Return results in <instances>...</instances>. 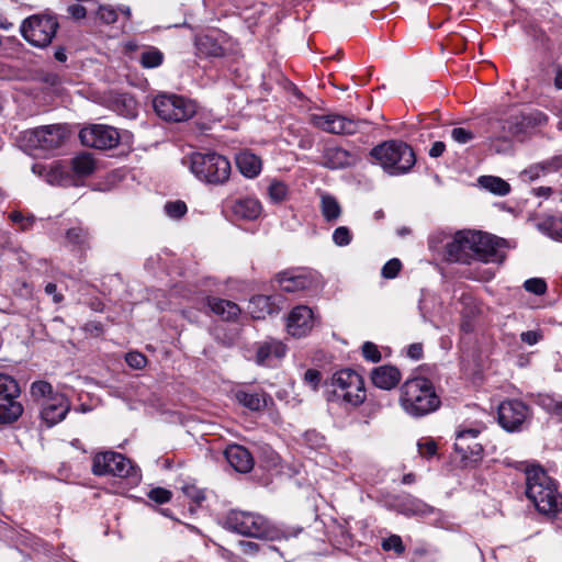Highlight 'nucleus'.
I'll list each match as a JSON object with an SVG mask.
<instances>
[{
    "label": "nucleus",
    "mask_w": 562,
    "mask_h": 562,
    "mask_svg": "<svg viewBox=\"0 0 562 562\" xmlns=\"http://www.w3.org/2000/svg\"><path fill=\"white\" fill-rule=\"evenodd\" d=\"M526 496L541 515L554 518L562 513L558 483L539 465L526 469Z\"/></svg>",
    "instance_id": "nucleus-1"
},
{
    "label": "nucleus",
    "mask_w": 562,
    "mask_h": 562,
    "mask_svg": "<svg viewBox=\"0 0 562 562\" xmlns=\"http://www.w3.org/2000/svg\"><path fill=\"white\" fill-rule=\"evenodd\" d=\"M400 405L406 414L419 418L436 412L441 400L431 380L414 376L400 387Z\"/></svg>",
    "instance_id": "nucleus-2"
},
{
    "label": "nucleus",
    "mask_w": 562,
    "mask_h": 562,
    "mask_svg": "<svg viewBox=\"0 0 562 562\" xmlns=\"http://www.w3.org/2000/svg\"><path fill=\"white\" fill-rule=\"evenodd\" d=\"M370 156L392 176L406 173L416 162L413 148L405 142L396 139L385 140L374 146L370 150Z\"/></svg>",
    "instance_id": "nucleus-3"
},
{
    "label": "nucleus",
    "mask_w": 562,
    "mask_h": 562,
    "mask_svg": "<svg viewBox=\"0 0 562 562\" xmlns=\"http://www.w3.org/2000/svg\"><path fill=\"white\" fill-rule=\"evenodd\" d=\"M190 170L199 180L217 186L229 179L231 162L217 153H193L190 156Z\"/></svg>",
    "instance_id": "nucleus-4"
},
{
    "label": "nucleus",
    "mask_w": 562,
    "mask_h": 562,
    "mask_svg": "<svg viewBox=\"0 0 562 562\" xmlns=\"http://www.w3.org/2000/svg\"><path fill=\"white\" fill-rule=\"evenodd\" d=\"M333 396L352 407L362 404L367 397L362 376L351 369L336 372L331 379Z\"/></svg>",
    "instance_id": "nucleus-5"
},
{
    "label": "nucleus",
    "mask_w": 562,
    "mask_h": 562,
    "mask_svg": "<svg viewBox=\"0 0 562 562\" xmlns=\"http://www.w3.org/2000/svg\"><path fill=\"white\" fill-rule=\"evenodd\" d=\"M59 27L58 20L52 14H33L23 20L20 32L22 37L32 46L47 47Z\"/></svg>",
    "instance_id": "nucleus-6"
},
{
    "label": "nucleus",
    "mask_w": 562,
    "mask_h": 562,
    "mask_svg": "<svg viewBox=\"0 0 562 562\" xmlns=\"http://www.w3.org/2000/svg\"><path fill=\"white\" fill-rule=\"evenodd\" d=\"M69 137L66 125L52 124L27 130L23 133L26 145L33 149L52 151L61 147Z\"/></svg>",
    "instance_id": "nucleus-7"
},
{
    "label": "nucleus",
    "mask_w": 562,
    "mask_h": 562,
    "mask_svg": "<svg viewBox=\"0 0 562 562\" xmlns=\"http://www.w3.org/2000/svg\"><path fill=\"white\" fill-rule=\"evenodd\" d=\"M154 109L167 122H182L195 113V104L182 95L160 94L154 99Z\"/></svg>",
    "instance_id": "nucleus-8"
},
{
    "label": "nucleus",
    "mask_w": 562,
    "mask_h": 562,
    "mask_svg": "<svg viewBox=\"0 0 562 562\" xmlns=\"http://www.w3.org/2000/svg\"><path fill=\"white\" fill-rule=\"evenodd\" d=\"M506 240L483 232H472V260L485 263H502L506 257L504 248Z\"/></svg>",
    "instance_id": "nucleus-9"
},
{
    "label": "nucleus",
    "mask_w": 562,
    "mask_h": 562,
    "mask_svg": "<svg viewBox=\"0 0 562 562\" xmlns=\"http://www.w3.org/2000/svg\"><path fill=\"white\" fill-rule=\"evenodd\" d=\"M483 426L465 428L460 426L457 430L454 450L465 465L477 464L483 458V446L477 441Z\"/></svg>",
    "instance_id": "nucleus-10"
},
{
    "label": "nucleus",
    "mask_w": 562,
    "mask_h": 562,
    "mask_svg": "<svg viewBox=\"0 0 562 562\" xmlns=\"http://www.w3.org/2000/svg\"><path fill=\"white\" fill-rule=\"evenodd\" d=\"M20 387L16 381L7 374H0V424L16 420L23 413L22 405L16 401Z\"/></svg>",
    "instance_id": "nucleus-11"
},
{
    "label": "nucleus",
    "mask_w": 562,
    "mask_h": 562,
    "mask_svg": "<svg viewBox=\"0 0 562 562\" xmlns=\"http://www.w3.org/2000/svg\"><path fill=\"white\" fill-rule=\"evenodd\" d=\"M91 471L98 476L127 477L133 471V464L130 459L119 452L104 451L93 456Z\"/></svg>",
    "instance_id": "nucleus-12"
},
{
    "label": "nucleus",
    "mask_w": 562,
    "mask_h": 562,
    "mask_svg": "<svg viewBox=\"0 0 562 562\" xmlns=\"http://www.w3.org/2000/svg\"><path fill=\"white\" fill-rule=\"evenodd\" d=\"M79 138L83 146L101 150L112 149L120 143L117 130L104 124H90L82 127Z\"/></svg>",
    "instance_id": "nucleus-13"
},
{
    "label": "nucleus",
    "mask_w": 562,
    "mask_h": 562,
    "mask_svg": "<svg viewBox=\"0 0 562 562\" xmlns=\"http://www.w3.org/2000/svg\"><path fill=\"white\" fill-rule=\"evenodd\" d=\"M310 122L315 127L337 135H353L361 125L367 124L366 121L355 120L339 114H312Z\"/></svg>",
    "instance_id": "nucleus-14"
},
{
    "label": "nucleus",
    "mask_w": 562,
    "mask_h": 562,
    "mask_svg": "<svg viewBox=\"0 0 562 562\" xmlns=\"http://www.w3.org/2000/svg\"><path fill=\"white\" fill-rule=\"evenodd\" d=\"M528 416L529 407L519 400H507L498 406V423L507 431L519 430Z\"/></svg>",
    "instance_id": "nucleus-15"
},
{
    "label": "nucleus",
    "mask_w": 562,
    "mask_h": 562,
    "mask_svg": "<svg viewBox=\"0 0 562 562\" xmlns=\"http://www.w3.org/2000/svg\"><path fill=\"white\" fill-rule=\"evenodd\" d=\"M361 157L357 150H348L337 144H327L322 154L321 165L330 170L355 167Z\"/></svg>",
    "instance_id": "nucleus-16"
},
{
    "label": "nucleus",
    "mask_w": 562,
    "mask_h": 562,
    "mask_svg": "<svg viewBox=\"0 0 562 562\" xmlns=\"http://www.w3.org/2000/svg\"><path fill=\"white\" fill-rule=\"evenodd\" d=\"M491 138L510 142L521 138V128L519 126L517 113L515 109L508 110L504 116L490 120Z\"/></svg>",
    "instance_id": "nucleus-17"
},
{
    "label": "nucleus",
    "mask_w": 562,
    "mask_h": 562,
    "mask_svg": "<svg viewBox=\"0 0 562 562\" xmlns=\"http://www.w3.org/2000/svg\"><path fill=\"white\" fill-rule=\"evenodd\" d=\"M274 281L283 292L299 293L314 286V278L305 269H289L279 272Z\"/></svg>",
    "instance_id": "nucleus-18"
},
{
    "label": "nucleus",
    "mask_w": 562,
    "mask_h": 562,
    "mask_svg": "<svg viewBox=\"0 0 562 562\" xmlns=\"http://www.w3.org/2000/svg\"><path fill=\"white\" fill-rule=\"evenodd\" d=\"M40 405V416L48 427H52L64 420L70 411V402L61 393H56V395L50 396Z\"/></svg>",
    "instance_id": "nucleus-19"
},
{
    "label": "nucleus",
    "mask_w": 562,
    "mask_h": 562,
    "mask_svg": "<svg viewBox=\"0 0 562 562\" xmlns=\"http://www.w3.org/2000/svg\"><path fill=\"white\" fill-rule=\"evenodd\" d=\"M472 232H458L446 245V258L451 262L470 263L473 258Z\"/></svg>",
    "instance_id": "nucleus-20"
},
{
    "label": "nucleus",
    "mask_w": 562,
    "mask_h": 562,
    "mask_svg": "<svg viewBox=\"0 0 562 562\" xmlns=\"http://www.w3.org/2000/svg\"><path fill=\"white\" fill-rule=\"evenodd\" d=\"M314 326L313 311L306 305L295 306L286 318L288 333L293 337L306 336Z\"/></svg>",
    "instance_id": "nucleus-21"
},
{
    "label": "nucleus",
    "mask_w": 562,
    "mask_h": 562,
    "mask_svg": "<svg viewBox=\"0 0 562 562\" xmlns=\"http://www.w3.org/2000/svg\"><path fill=\"white\" fill-rule=\"evenodd\" d=\"M200 310L212 313L222 321L234 322L241 313L240 307L233 301L215 296H206L201 301Z\"/></svg>",
    "instance_id": "nucleus-22"
},
{
    "label": "nucleus",
    "mask_w": 562,
    "mask_h": 562,
    "mask_svg": "<svg viewBox=\"0 0 562 562\" xmlns=\"http://www.w3.org/2000/svg\"><path fill=\"white\" fill-rule=\"evenodd\" d=\"M280 297L278 295H255L250 299L248 311L255 319H265L280 311Z\"/></svg>",
    "instance_id": "nucleus-23"
},
{
    "label": "nucleus",
    "mask_w": 562,
    "mask_h": 562,
    "mask_svg": "<svg viewBox=\"0 0 562 562\" xmlns=\"http://www.w3.org/2000/svg\"><path fill=\"white\" fill-rule=\"evenodd\" d=\"M272 524L267 517L252 513L233 509L226 516V527H268Z\"/></svg>",
    "instance_id": "nucleus-24"
},
{
    "label": "nucleus",
    "mask_w": 562,
    "mask_h": 562,
    "mask_svg": "<svg viewBox=\"0 0 562 562\" xmlns=\"http://www.w3.org/2000/svg\"><path fill=\"white\" fill-rule=\"evenodd\" d=\"M224 454L232 468L239 473H248L254 468L252 454L243 446L231 445L226 448Z\"/></svg>",
    "instance_id": "nucleus-25"
},
{
    "label": "nucleus",
    "mask_w": 562,
    "mask_h": 562,
    "mask_svg": "<svg viewBox=\"0 0 562 562\" xmlns=\"http://www.w3.org/2000/svg\"><path fill=\"white\" fill-rule=\"evenodd\" d=\"M401 379V371L396 367L390 364L376 367L371 372L372 383L382 390L394 389L400 383Z\"/></svg>",
    "instance_id": "nucleus-26"
},
{
    "label": "nucleus",
    "mask_w": 562,
    "mask_h": 562,
    "mask_svg": "<svg viewBox=\"0 0 562 562\" xmlns=\"http://www.w3.org/2000/svg\"><path fill=\"white\" fill-rule=\"evenodd\" d=\"M519 126L521 128V138L527 137L532 130L544 126L548 123V115L540 110L522 112L516 110Z\"/></svg>",
    "instance_id": "nucleus-27"
},
{
    "label": "nucleus",
    "mask_w": 562,
    "mask_h": 562,
    "mask_svg": "<svg viewBox=\"0 0 562 562\" xmlns=\"http://www.w3.org/2000/svg\"><path fill=\"white\" fill-rule=\"evenodd\" d=\"M235 398L240 405L254 412L265 409L268 401H271V396L263 391L250 392L247 390L236 391Z\"/></svg>",
    "instance_id": "nucleus-28"
},
{
    "label": "nucleus",
    "mask_w": 562,
    "mask_h": 562,
    "mask_svg": "<svg viewBox=\"0 0 562 562\" xmlns=\"http://www.w3.org/2000/svg\"><path fill=\"white\" fill-rule=\"evenodd\" d=\"M286 351L285 345L278 340H269L260 344L256 351V361L259 364H267L272 358L280 359Z\"/></svg>",
    "instance_id": "nucleus-29"
},
{
    "label": "nucleus",
    "mask_w": 562,
    "mask_h": 562,
    "mask_svg": "<svg viewBox=\"0 0 562 562\" xmlns=\"http://www.w3.org/2000/svg\"><path fill=\"white\" fill-rule=\"evenodd\" d=\"M232 211L239 218L255 220L261 212V204L257 199L243 198L233 203Z\"/></svg>",
    "instance_id": "nucleus-30"
},
{
    "label": "nucleus",
    "mask_w": 562,
    "mask_h": 562,
    "mask_svg": "<svg viewBox=\"0 0 562 562\" xmlns=\"http://www.w3.org/2000/svg\"><path fill=\"white\" fill-rule=\"evenodd\" d=\"M236 166L247 178H255L261 170V160L250 151H241L236 155Z\"/></svg>",
    "instance_id": "nucleus-31"
},
{
    "label": "nucleus",
    "mask_w": 562,
    "mask_h": 562,
    "mask_svg": "<svg viewBox=\"0 0 562 562\" xmlns=\"http://www.w3.org/2000/svg\"><path fill=\"white\" fill-rule=\"evenodd\" d=\"M65 238L69 245L74 246L79 251H87L91 247V234L87 227L81 225L68 228Z\"/></svg>",
    "instance_id": "nucleus-32"
},
{
    "label": "nucleus",
    "mask_w": 562,
    "mask_h": 562,
    "mask_svg": "<svg viewBox=\"0 0 562 562\" xmlns=\"http://www.w3.org/2000/svg\"><path fill=\"white\" fill-rule=\"evenodd\" d=\"M95 168V159L89 153H80L71 159V169L79 178L91 176Z\"/></svg>",
    "instance_id": "nucleus-33"
},
{
    "label": "nucleus",
    "mask_w": 562,
    "mask_h": 562,
    "mask_svg": "<svg viewBox=\"0 0 562 562\" xmlns=\"http://www.w3.org/2000/svg\"><path fill=\"white\" fill-rule=\"evenodd\" d=\"M195 46L199 54L204 57H222L225 54L217 40L209 34L199 36L195 41Z\"/></svg>",
    "instance_id": "nucleus-34"
},
{
    "label": "nucleus",
    "mask_w": 562,
    "mask_h": 562,
    "mask_svg": "<svg viewBox=\"0 0 562 562\" xmlns=\"http://www.w3.org/2000/svg\"><path fill=\"white\" fill-rule=\"evenodd\" d=\"M321 212L327 223H335L341 215V206L337 199L330 194H322Z\"/></svg>",
    "instance_id": "nucleus-35"
},
{
    "label": "nucleus",
    "mask_w": 562,
    "mask_h": 562,
    "mask_svg": "<svg viewBox=\"0 0 562 562\" xmlns=\"http://www.w3.org/2000/svg\"><path fill=\"white\" fill-rule=\"evenodd\" d=\"M479 183L484 189L501 196L508 194L510 191L509 183L503 180L502 178L495 176H482L479 179Z\"/></svg>",
    "instance_id": "nucleus-36"
},
{
    "label": "nucleus",
    "mask_w": 562,
    "mask_h": 562,
    "mask_svg": "<svg viewBox=\"0 0 562 562\" xmlns=\"http://www.w3.org/2000/svg\"><path fill=\"white\" fill-rule=\"evenodd\" d=\"M164 59V53L155 46L145 47L138 58L142 67L147 69L159 67Z\"/></svg>",
    "instance_id": "nucleus-37"
},
{
    "label": "nucleus",
    "mask_w": 562,
    "mask_h": 562,
    "mask_svg": "<svg viewBox=\"0 0 562 562\" xmlns=\"http://www.w3.org/2000/svg\"><path fill=\"white\" fill-rule=\"evenodd\" d=\"M56 393L57 392H54L52 384L43 380L33 382L30 387L32 400L38 404H42L45 400L56 395Z\"/></svg>",
    "instance_id": "nucleus-38"
},
{
    "label": "nucleus",
    "mask_w": 562,
    "mask_h": 562,
    "mask_svg": "<svg viewBox=\"0 0 562 562\" xmlns=\"http://www.w3.org/2000/svg\"><path fill=\"white\" fill-rule=\"evenodd\" d=\"M182 493L191 501L190 510L201 507L206 499L205 491L193 483H186L181 487Z\"/></svg>",
    "instance_id": "nucleus-39"
},
{
    "label": "nucleus",
    "mask_w": 562,
    "mask_h": 562,
    "mask_svg": "<svg viewBox=\"0 0 562 562\" xmlns=\"http://www.w3.org/2000/svg\"><path fill=\"white\" fill-rule=\"evenodd\" d=\"M268 194L271 201L276 203L282 202L288 195V187L281 181H273L268 188Z\"/></svg>",
    "instance_id": "nucleus-40"
},
{
    "label": "nucleus",
    "mask_w": 562,
    "mask_h": 562,
    "mask_svg": "<svg viewBox=\"0 0 562 562\" xmlns=\"http://www.w3.org/2000/svg\"><path fill=\"white\" fill-rule=\"evenodd\" d=\"M419 454L425 459L437 456L438 446L432 438H423L417 443Z\"/></svg>",
    "instance_id": "nucleus-41"
},
{
    "label": "nucleus",
    "mask_w": 562,
    "mask_h": 562,
    "mask_svg": "<svg viewBox=\"0 0 562 562\" xmlns=\"http://www.w3.org/2000/svg\"><path fill=\"white\" fill-rule=\"evenodd\" d=\"M352 240V233L347 226H339L333 233V241L339 246H348Z\"/></svg>",
    "instance_id": "nucleus-42"
},
{
    "label": "nucleus",
    "mask_w": 562,
    "mask_h": 562,
    "mask_svg": "<svg viewBox=\"0 0 562 562\" xmlns=\"http://www.w3.org/2000/svg\"><path fill=\"white\" fill-rule=\"evenodd\" d=\"M362 356L366 360L376 363L382 359L381 351L378 346L371 341H366L361 347Z\"/></svg>",
    "instance_id": "nucleus-43"
},
{
    "label": "nucleus",
    "mask_w": 562,
    "mask_h": 562,
    "mask_svg": "<svg viewBox=\"0 0 562 562\" xmlns=\"http://www.w3.org/2000/svg\"><path fill=\"white\" fill-rule=\"evenodd\" d=\"M187 205L183 201L177 200L172 202H167L165 205V211L168 216L172 218H180L187 213Z\"/></svg>",
    "instance_id": "nucleus-44"
},
{
    "label": "nucleus",
    "mask_w": 562,
    "mask_h": 562,
    "mask_svg": "<svg viewBox=\"0 0 562 562\" xmlns=\"http://www.w3.org/2000/svg\"><path fill=\"white\" fill-rule=\"evenodd\" d=\"M524 288L530 293L542 295L547 291V283L541 278H531L525 281Z\"/></svg>",
    "instance_id": "nucleus-45"
},
{
    "label": "nucleus",
    "mask_w": 562,
    "mask_h": 562,
    "mask_svg": "<svg viewBox=\"0 0 562 562\" xmlns=\"http://www.w3.org/2000/svg\"><path fill=\"white\" fill-rule=\"evenodd\" d=\"M147 496L157 504H165L171 499L172 493L164 487H155L148 492Z\"/></svg>",
    "instance_id": "nucleus-46"
},
{
    "label": "nucleus",
    "mask_w": 562,
    "mask_h": 562,
    "mask_svg": "<svg viewBox=\"0 0 562 562\" xmlns=\"http://www.w3.org/2000/svg\"><path fill=\"white\" fill-rule=\"evenodd\" d=\"M9 217L13 223L19 224L22 231L30 229L35 222L33 215L24 216L20 211L11 212Z\"/></svg>",
    "instance_id": "nucleus-47"
},
{
    "label": "nucleus",
    "mask_w": 562,
    "mask_h": 562,
    "mask_svg": "<svg viewBox=\"0 0 562 562\" xmlns=\"http://www.w3.org/2000/svg\"><path fill=\"white\" fill-rule=\"evenodd\" d=\"M402 269V262L397 258L389 260L382 268V276L385 279L395 278Z\"/></svg>",
    "instance_id": "nucleus-48"
},
{
    "label": "nucleus",
    "mask_w": 562,
    "mask_h": 562,
    "mask_svg": "<svg viewBox=\"0 0 562 562\" xmlns=\"http://www.w3.org/2000/svg\"><path fill=\"white\" fill-rule=\"evenodd\" d=\"M381 546H382L383 550H385V551L393 550L397 554H401L404 551V546H403L402 539H401V537H398L396 535H392L387 539H384L382 541Z\"/></svg>",
    "instance_id": "nucleus-49"
},
{
    "label": "nucleus",
    "mask_w": 562,
    "mask_h": 562,
    "mask_svg": "<svg viewBox=\"0 0 562 562\" xmlns=\"http://www.w3.org/2000/svg\"><path fill=\"white\" fill-rule=\"evenodd\" d=\"M126 363L133 369H142L146 366V357L137 351H131L125 356Z\"/></svg>",
    "instance_id": "nucleus-50"
},
{
    "label": "nucleus",
    "mask_w": 562,
    "mask_h": 562,
    "mask_svg": "<svg viewBox=\"0 0 562 562\" xmlns=\"http://www.w3.org/2000/svg\"><path fill=\"white\" fill-rule=\"evenodd\" d=\"M451 137L459 144H467L474 138V134L464 127H454L451 131Z\"/></svg>",
    "instance_id": "nucleus-51"
},
{
    "label": "nucleus",
    "mask_w": 562,
    "mask_h": 562,
    "mask_svg": "<svg viewBox=\"0 0 562 562\" xmlns=\"http://www.w3.org/2000/svg\"><path fill=\"white\" fill-rule=\"evenodd\" d=\"M98 16L106 24H112L117 20V13L111 5H100Z\"/></svg>",
    "instance_id": "nucleus-52"
},
{
    "label": "nucleus",
    "mask_w": 562,
    "mask_h": 562,
    "mask_svg": "<svg viewBox=\"0 0 562 562\" xmlns=\"http://www.w3.org/2000/svg\"><path fill=\"white\" fill-rule=\"evenodd\" d=\"M303 379L313 390H317L322 381V373L316 369H308L305 371Z\"/></svg>",
    "instance_id": "nucleus-53"
},
{
    "label": "nucleus",
    "mask_w": 562,
    "mask_h": 562,
    "mask_svg": "<svg viewBox=\"0 0 562 562\" xmlns=\"http://www.w3.org/2000/svg\"><path fill=\"white\" fill-rule=\"evenodd\" d=\"M236 531H238L240 535H244V536H247V537H254V538H259V539H269V538H272V532L276 530V529H235Z\"/></svg>",
    "instance_id": "nucleus-54"
},
{
    "label": "nucleus",
    "mask_w": 562,
    "mask_h": 562,
    "mask_svg": "<svg viewBox=\"0 0 562 562\" xmlns=\"http://www.w3.org/2000/svg\"><path fill=\"white\" fill-rule=\"evenodd\" d=\"M541 162L544 167V173L559 171L560 169H562V155L553 156Z\"/></svg>",
    "instance_id": "nucleus-55"
},
{
    "label": "nucleus",
    "mask_w": 562,
    "mask_h": 562,
    "mask_svg": "<svg viewBox=\"0 0 562 562\" xmlns=\"http://www.w3.org/2000/svg\"><path fill=\"white\" fill-rule=\"evenodd\" d=\"M541 338V333L537 330H528L520 334V340L529 346L536 345Z\"/></svg>",
    "instance_id": "nucleus-56"
},
{
    "label": "nucleus",
    "mask_w": 562,
    "mask_h": 562,
    "mask_svg": "<svg viewBox=\"0 0 562 562\" xmlns=\"http://www.w3.org/2000/svg\"><path fill=\"white\" fill-rule=\"evenodd\" d=\"M407 357L413 360H420L424 357V346L422 342H414L407 347Z\"/></svg>",
    "instance_id": "nucleus-57"
},
{
    "label": "nucleus",
    "mask_w": 562,
    "mask_h": 562,
    "mask_svg": "<svg viewBox=\"0 0 562 562\" xmlns=\"http://www.w3.org/2000/svg\"><path fill=\"white\" fill-rule=\"evenodd\" d=\"M67 13L75 20H81L86 18L87 9L81 4H70L67 8Z\"/></svg>",
    "instance_id": "nucleus-58"
},
{
    "label": "nucleus",
    "mask_w": 562,
    "mask_h": 562,
    "mask_svg": "<svg viewBox=\"0 0 562 562\" xmlns=\"http://www.w3.org/2000/svg\"><path fill=\"white\" fill-rule=\"evenodd\" d=\"M83 329L93 336H100L103 334L102 323L95 321L86 323Z\"/></svg>",
    "instance_id": "nucleus-59"
},
{
    "label": "nucleus",
    "mask_w": 562,
    "mask_h": 562,
    "mask_svg": "<svg viewBox=\"0 0 562 562\" xmlns=\"http://www.w3.org/2000/svg\"><path fill=\"white\" fill-rule=\"evenodd\" d=\"M446 150V145L443 142H435L430 149H429V156L432 157V158H438L440 157Z\"/></svg>",
    "instance_id": "nucleus-60"
},
{
    "label": "nucleus",
    "mask_w": 562,
    "mask_h": 562,
    "mask_svg": "<svg viewBox=\"0 0 562 562\" xmlns=\"http://www.w3.org/2000/svg\"><path fill=\"white\" fill-rule=\"evenodd\" d=\"M521 175L530 181H533V180L538 179L539 177H541L536 164H533V165L529 166L527 169H525Z\"/></svg>",
    "instance_id": "nucleus-61"
},
{
    "label": "nucleus",
    "mask_w": 562,
    "mask_h": 562,
    "mask_svg": "<svg viewBox=\"0 0 562 562\" xmlns=\"http://www.w3.org/2000/svg\"><path fill=\"white\" fill-rule=\"evenodd\" d=\"M434 513H435V509L424 503L415 504V508L413 509V514L420 515V516H425V515L434 514Z\"/></svg>",
    "instance_id": "nucleus-62"
},
{
    "label": "nucleus",
    "mask_w": 562,
    "mask_h": 562,
    "mask_svg": "<svg viewBox=\"0 0 562 562\" xmlns=\"http://www.w3.org/2000/svg\"><path fill=\"white\" fill-rule=\"evenodd\" d=\"M45 292L48 294V295H53L54 296V302L56 303H59L63 301V295L61 294H57V285L55 283H47L45 285Z\"/></svg>",
    "instance_id": "nucleus-63"
},
{
    "label": "nucleus",
    "mask_w": 562,
    "mask_h": 562,
    "mask_svg": "<svg viewBox=\"0 0 562 562\" xmlns=\"http://www.w3.org/2000/svg\"><path fill=\"white\" fill-rule=\"evenodd\" d=\"M238 544L244 553H251L258 550V544L252 541H239Z\"/></svg>",
    "instance_id": "nucleus-64"
}]
</instances>
